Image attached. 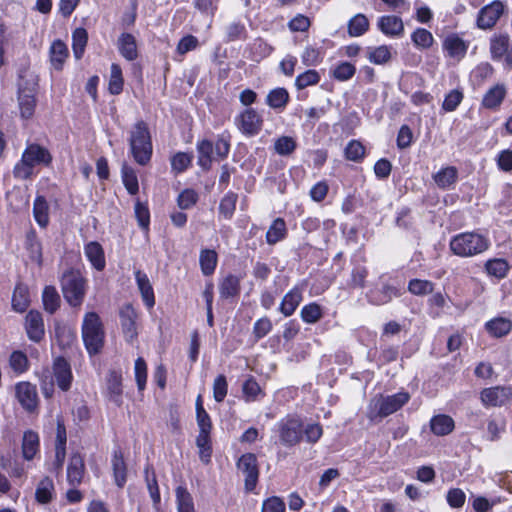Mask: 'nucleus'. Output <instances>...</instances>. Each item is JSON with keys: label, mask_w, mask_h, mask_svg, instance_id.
I'll return each mask as SVG.
<instances>
[{"label": "nucleus", "mask_w": 512, "mask_h": 512, "mask_svg": "<svg viewBox=\"0 0 512 512\" xmlns=\"http://www.w3.org/2000/svg\"><path fill=\"white\" fill-rule=\"evenodd\" d=\"M129 144L134 160L141 166L148 164L152 157V141L148 125L140 120L130 131Z\"/></svg>", "instance_id": "1"}, {"label": "nucleus", "mask_w": 512, "mask_h": 512, "mask_svg": "<svg viewBox=\"0 0 512 512\" xmlns=\"http://www.w3.org/2000/svg\"><path fill=\"white\" fill-rule=\"evenodd\" d=\"M409 399L410 395L407 392H398L388 396L378 394L368 404L367 417L371 421L383 419L401 409Z\"/></svg>", "instance_id": "2"}, {"label": "nucleus", "mask_w": 512, "mask_h": 512, "mask_svg": "<svg viewBox=\"0 0 512 512\" xmlns=\"http://www.w3.org/2000/svg\"><path fill=\"white\" fill-rule=\"evenodd\" d=\"M81 332L89 355L98 354L104 345L105 332L102 321L97 313L88 312L84 315Z\"/></svg>", "instance_id": "3"}, {"label": "nucleus", "mask_w": 512, "mask_h": 512, "mask_svg": "<svg viewBox=\"0 0 512 512\" xmlns=\"http://www.w3.org/2000/svg\"><path fill=\"white\" fill-rule=\"evenodd\" d=\"M490 246L488 238L475 232H465L454 236L450 250L459 257H472L486 251Z\"/></svg>", "instance_id": "4"}, {"label": "nucleus", "mask_w": 512, "mask_h": 512, "mask_svg": "<svg viewBox=\"0 0 512 512\" xmlns=\"http://www.w3.org/2000/svg\"><path fill=\"white\" fill-rule=\"evenodd\" d=\"M60 282L65 300L73 307L80 306L86 294V280L80 271L74 269L65 271Z\"/></svg>", "instance_id": "5"}, {"label": "nucleus", "mask_w": 512, "mask_h": 512, "mask_svg": "<svg viewBox=\"0 0 512 512\" xmlns=\"http://www.w3.org/2000/svg\"><path fill=\"white\" fill-rule=\"evenodd\" d=\"M51 161L52 156L46 148L38 144H31L23 152L21 162L15 166L14 175L26 179L30 177L36 164L49 165Z\"/></svg>", "instance_id": "6"}, {"label": "nucleus", "mask_w": 512, "mask_h": 512, "mask_svg": "<svg viewBox=\"0 0 512 512\" xmlns=\"http://www.w3.org/2000/svg\"><path fill=\"white\" fill-rule=\"evenodd\" d=\"M275 431L283 446H295L303 438V421L297 415H287L276 423Z\"/></svg>", "instance_id": "7"}, {"label": "nucleus", "mask_w": 512, "mask_h": 512, "mask_svg": "<svg viewBox=\"0 0 512 512\" xmlns=\"http://www.w3.org/2000/svg\"><path fill=\"white\" fill-rule=\"evenodd\" d=\"M37 82L34 77L25 79L20 76L18 82V106L20 115L24 119H30L35 112L36 107Z\"/></svg>", "instance_id": "8"}, {"label": "nucleus", "mask_w": 512, "mask_h": 512, "mask_svg": "<svg viewBox=\"0 0 512 512\" xmlns=\"http://www.w3.org/2000/svg\"><path fill=\"white\" fill-rule=\"evenodd\" d=\"M505 10L506 5L500 0H494L485 5L478 12L476 19L477 27L482 30L492 29L504 14Z\"/></svg>", "instance_id": "9"}, {"label": "nucleus", "mask_w": 512, "mask_h": 512, "mask_svg": "<svg viewBox=\"0 0 512 512\" xmlns=\"http://www.w3.org/2000/svg\"><path fill=\"white\" fill-rule=\"evenodd\" d=\"M236 466L239 471L245 476L244 486L247 492H251L255 489L258 478L259 468L257 457L253 453L243 454L237 461Z\"/></svg>", "instance_id": "10"}, {"label": "nucleus", "mask_w": 512, "mask_h": 512, "mask_svg": "<svg viewBox=\"0 0 512 512\" xmlns=\"http://www.w3.org/2000/svg\"><path fill=\"white\" fill-rule=\"evenodd\" d=\"M235 124L248 137L257 135L263 126L262 116L253 108H246L235 117Z\"/></svg>", "instance_id": "11"}, {"label": "nucleus", "mask_w": 512, "mask_h": 512, "mask_svg": "<svg viewBox=\"0 0 512 512\" xmlns=\"http://www.w3.org/2000/svg\"><path fill=\"white\" fill-rule=\"evenodd\" d=\"M402 295L401 289L388 282H383L381 287L371 289L367 294V300L370 304L381 306L390 303L394 298Z\"/></svg>", "instance_id": "12"}, {"label": "nucleus", "mask_w": 512, "mask_h": 512, "mask_svg": "<svg viewBox=\"0 0 512 512\" xmlns=\"http://www.w3.org/2000/svg\"><path fill=\"white\" fill-rule=\"evenodd\" d=\"M16 397L21 406L28 412L36 410L38 394L36 386L29 382H20L15 386Z\"/></svg>", "instance_id": "13"}, {"label": "nucleus", "mask_w": 512, "mask_h": 512, "mask_svg": "<svg viewBox=\"0 0 512 512\" xmlns=\"http://www.w3.org/2000/svg\"><path fill=\"white\" fill-rule=\"evenodd\" d=\"M25 330L28 338L33 342H40L45 335L42 314L37 310H30L25 317Z\"/></svg>", "instance_id": "14"}, {"label": "nucleus", "mask_w": 512, "mask_h": 512, "mask_svg": "<svg viewBox=\"0 0 512 512\" xmlns=\"http://www.w3.org/2000/svg\"><path fill=\"white\" fill-rule=\"evenodd\" d=\"M468 46V42L455 33L446 36L442 43L443 50L447 52L450 58L456 61H460L465 57Z\"/></svg>", "instance_id": "15"}, {"label": "nucleus", "mask_w": 512, "mask_h": 512, "mask_svg": "<svg viewBox=\"0 0 512 512\" xmlns=\"http://www.w3.org/2000/svg\"><path fill=\"white\" fill-rule=\"evenodd\" d=\"M120 319L123 333L127 341L132 342L138 333L136 328L137 312L131 304H126L120 310Z\"/></svg>", "instance_id": "16"}, {"label": "nucleus", "mask_w": 512, "mask_h": 512, "mask_svg": "<svg viewBox=\"0 0 512 512\" xmlns=\"http://www.w3.org/2000/svg\"><path fill=\"white\" fill-rule=\"evenodd\" d=\"M53 372L58 387L63 391L69 390L72 382L69 362L63 357L56 358L53 364Z\"/></svg>", "instance_id": "17"}, {"label": "nucleus", "mask_w": 512, "mask_h": 512, "mask_svg": "<svg viewBox=\"0 0 512 512\" xmlns=\"http://www.w3.org/2000/svg\"><path fill=\"white\" fill-rule=\"evenodd\" d=\"M85 473V463L79 453H73L67 466V482L71 487H77L82 483Z\"/></svg>", "instance_id": "18"}, {"label": "nucleus", "mask_w": 512, "mask_h": 512, "mask_svg": "<svg viewBox=\"0 0 512 512\" xmlns=\"http://www.w3.org/2000/svg\"><path fill=\"white\" fill-rule=\"evenodd\" d=\"M377 28L388 37H401L404 34V24L396 15H384L379 17Z\"/></svg>", "instance_id": "19"}, {"label": "nucleus", "mask_w": 512, "mask_h": 512, "mask_svg": "<svg viewBox=\"0 0 512 512\" xmlns=\"http://www.w3.org/2000/svg\"><path fill=\"white\" fill-rule=\"evenodd\" d=\"M511 395V389L507 387H491L482 390L481 400L486 406H501Z\"/></svg>", "instance_id": "20"}, {"label": "nucleus", "mask_w": 512, "mask_h": 512, "mask_svg": "<svg viewBox=\"0 0 512 512\" xmlns=\"http://www.w3.org/2000/svg\"><path fill=\"white\" fill-rule=\"evenodd\" d=\"M135 280L144 304L148 308H152L155 305V296L148 276L141 270H137L135 271Z\"/></svg>", "instance_id": "21"}, {"label": "nucleus", "mask_w": 512, "mask_h": 512, "mask_svg": "<svg viewBox=\"0 0 512 512\" xmlns=\"http://www.w3.org/2000/svg\"><path fill=\"white\" fill-rule=\"evenodd\" d=\"M84 253L91 265L98 271H102L106 266L104 250L100 243L91 241L84 247Z\"/></svg>", "instance_id": "22"}, {"label": "nucleus", "mask_w": 512, "mask_h": 512, "mask_svg": "<svg viewBox=\"0 0 512 512\" xmlns=\"http://www.w3.org/2000/svg\"><path fill=\"white\" fill-rule=\"evenodd\" d=\"M240 278L233 274H228L219 282V295L221 299L237 297L240 294Z\"/></svg>", "instance_id": "23"}, {"label": "nucleus", "mask_w": 512, "mask_h": 512, "mask_svg": "<svg viewBox=\"0 0 512 512\" xmlns=\"http://www.w3.org/2000/svg\"><path fill=\"white\" fill-rule=\"evenodd\" d=\"M510 46V36L507 33L494 34L490 38V53L493 60L502 59Z\"/></svg>", "instance_id": "24"}, {"label": "nucleus", "mask_w": 512, "mask_h": 512, "mask_svg": "<svg viewBox=\"0 0 512 512\" xmlns=\"http://www.w3.org/2000/svg\"><path fill=\"white\" fill-rule=\"evenodd\" d=\"M301 301L302 290L298 287H294L283 297L279 310L284 316H291L295 312Z\"/></svg>", "instance_id": "25"}, {"label": "nucleus", "mask_w": 512, "mask_h": 512, "mask_svg": "<svg viewBox=\"0 0 512 512\" xmlns=\"http://www.w3.org/2000/svg\"><path fill=\"white\" fill-rule=\"evenodd\" d=\"M120 54L128 61H133L138 57L137 44L135 37L130 33H122L118 40Z\"/></svg>", "instance_id": "26"}, {"label": "nucleus", "mask_w": 512, "mask_h": 512, "mask_svg": "<svg viewBox=\"0 0 512 512\" xmlns=\"http://www.w3.org/2000/svg\"><path fill=\"white\" fill-rule=\"evenodd\" d=\"M455 427L454 420L445 414H439L430 420L431 431L437 436L450 434Z\"/></svg>", "instance_id": "27"}, {"label": "nucleus", "mask_w": 512, "mask_h": 512, "mask_svg": "<svg viewBox=\"0 0 512 512\" xmlns=\"http://www.w3.org/2000/svg\"><path fill=\"white\" fill-rule=\"evenodd\" d=\"M198 165L203 170H209L213 161L214 145L210 140L204 139L197 143Z\"/></svg>", "instance_id": "28"}, {"label": "nucleus", "mask_w": 512, "mask_h": 512, "mask_svg": "<svg viewBox=\"0 0 512 512\" xmlns=\"http://www.w3.org/2000/svg\"><path fill=\"white\" fill-rule=\"evenodd\" d=\"M55 495V487L53 480L45 476L40 480L36 487L35 499L40 504H47L52 501Z\"/></svg>", "instance_id": "29"}, {"label": "nucleus", "mask_w": 512, "mask_h": 512, "mask_svg": "<svg viewBox=\"0 0 512 512\" xmlns=\"http://www.w3.org/2000/svg\"><path fill=\"white\" fill-rule=\"evenodd\" d=\"M69 55L66 44L61 40H55L50 47V62L56 70H61Z\"/></svg>", "instance_id": "30"}, {"label": "nucleus", "mask_w": 512, "mask_h": 512, "mask_svg": "<svg viewBox=\"0 0 512 512\" xmlns=\"http://www.w3.org/2000/svg\"><path fill=\"white\" fill-rule=\"evenodd\" d=\"M107 393L110 401L114 402L116 405H120L122 400V379L121 376L112 371L109 373L107 377Z\"/></svg>", "instance_id": "31"}, {"label": "nucleus", "mask_w": 512, "mask_h": 512, "mask_svg": "<svg viewBox=\"0 0 512 512\" xmlns=\"http://www.w3.org/2000/svg\"><path fill=\"white\" fill-rule=\"evenodd\" d=\"M506 95V89L503 85H495L484 95L482 105L487 109H495L500 106Z\"/></svg>", "instance_id": "32"}, {"label": "nucleus", "mask_w": 512, "mask_h": 512, "mask_svg": "<svg viewBox=\"0 0 512 512\" xmlns=\"http://www.w3.org/2000/svg\"><path fill=\"white\" fill-rule=\"evenodd\" d=\"M458 178V170L454 166H447L439 170L433 179L436 185L441 189H446L456 183Z\"/></svg>", "instance_id": "33"}, {"label": "nucleus", "mask_w": 512, "mask_h": 512, "mask_svg": "<svg viewBox=\"0 0 512 512\" xmlns=\"http://www.w3.org/2000/svg\"><path fill=\"white\" fill-rule=\"evenodd\" d=\"M218 262V255L215 250L202 249L199 255V264L202 273L210 276L214 273Z\"/></svg>", "instance_id": "34"}, {"label": "nucleus", "mask_w": 512, "mask_h": 512, "mask_svg": "<svg viewBox=\"0 0 512 512\" xmlns=\"http://www.w3.org/2000/svg\"><path fill=\"white\" fill-rule=\"evenodd\" d=\"M39 449V436L36 432L28 430L23 435L22 453L26 460H32Z\"/></svg>", "instance_id": "35"}, {"label": "nucleus", "mask_w": 512, "mask_h": 512, "mask_svg": "<svg viewBox=\"0 0 512 512\" xmlns=\"http://www.w3.org/2000/svg\"><path fill=\"white\" fill-rule=\"evenodd\" d=\"M369 26L368 18L364 14L358 13L348 21L347 31L349 36L359 37L368 31Z\"/></svg>", "instance_id": "36"}, {"label": "nucleus", "mask_w": 512, "mask_h": 512, "mask_svg": "<svg viewBox=\"0 0 512 512\" xmlns=\"http://www.w3.org/2000/svg\"><path fill=\"white\" fill-rule=\"evenodd\" d=\"M112 469L116 485L122 488L126 483V464L120 450L113 452Z\"/></svg>", "instance_id": "37"}, {"label": "nucleus", "mask_w": 512, "mask_h": 512, "mask_svg": "<svg viewBox=\"0 0 512 512\" xmlns=\"http://www.w3.org/2000/svg\"><path fill=\"white\" fill-rule=\"evenodd\" d=\"M287 235V228L284 219L276 218L266 232V241L269 245H274L283 240Z\"/></svg>", "instance_id": "38"}, {"label": "nucleus", "mask_w": 512, "mask_h": 512, "mask_svg": "<svg viewBox=\"0 0 512 512\" xmlns=\"http://www.w3.org/2000/svg\"><path fill=\"white\" fill-rule=\"evenodd\" d=\"M177 512H196L192 495L183 486L175 490Z\"/></svg>", "instance_id": "39"}, {"label": "nucleus", "mask_w": 512, "mask_h": 512, "mask_svg": "<svg viewBox=\"0 0 512 512\" xmlns=\"http://www.w3.org/2000/svg\"><path fill=\"white\" fill-rule=\"evenodd\" d=\"M289 101V93L285 88L278 87L271 90L267 97L266 103L273 109H284Z\"/></svg>", "instance_id": "40"}, {"label": "nucleus", "mask_w": 512, "mask_h": 512, "mask_svg": "<svg viewBox=\"0 0 512 512\" xmlns=\"http://www.w3.org/2000/svg\"><path fill=\"white\" fill-rule=\"evenodd\" d=\"M509 268L508 262L502 258L489 259L485 263V271L487 274L498 279L505 278L508 274Z\"/></svg>", "instance_id": "41"}, {"label": "nucleus", "mask_w": 512, "mask_h": 512, "mask_svg": "<svg viewBox=\"0 0 512 512\" xmlns=\"http://www.w3.org/2000/svg\"><path fill=\"white\" fill-rule=\"evenodd\" d=\"M123 184L130 195H135L139 191L138 177L136 171L124 163L121 168Z\"/></svg>", "instance_id": "42"}, {"label": "nucleus", "mask_w": 512, "mask_h": 512, "mask_svg": "<svg viewBox=\"0 0 512 512\" xmlns=\"http://www.w3.org/2000/svg\"><path fill=\"white\" fill-rule=\"evenodd\" d=\"M44 309L54 314L60 307V296L54 286H46L42 293Z\"/></svg>", "instance_id": "43"}, {"label": "nucleus", "mask_w": 512, "mask_h": 512, "mask_svg": "<svg viewBox=\"0 0 512 512\" xmlns=\"http://www.w3.org/2000/svg\"><path fill=\"white\" fill-rule=\"evenodd\" d=\"M487 331L494 337L507 335L512 329V322L506 318H495L486 323Z\"/></svg>", "instance_id": "44"}, {"label": "nucleus", "mask_w": 512, "mask_h": 512, "mask_svg": "<svg viewBox=\"0 0 512 512\" xmlns=\"http://www.w3.org/2000/svg\"><path fill=\"white\" fill-rule=\"evenodd\" d=\"M88 41V33L84 28H76L72 33V49L76 59H81Z\"/></svg>", "instance_id": "45"}, {"label": "nucleus", "mask_w": 512, "mask_h": 512, "mask_svg": "<svg viewBox=\"0 0 512 512\" xmlns=\"http://www.w3.org/2000/svg\"><path fill=\"white\" fill-rule=\"evenodd\" d=\"M29 305V292L26 286L18 284L13 292L12 307L17 312H23Z\"/></svg>", "instance_id": "46"}, {"label": "nucleus", "mask_w": 512, "mask_h": 512, "mask_svg": "<svg viewBox=\"0 0 512 512\" xmlns=\"http://www.w3.org/2000/svg\"><path fill=\"white\" fill-rule=\"evenodd\" d=\"M48 210L49 206L46 199L43 196H38L34 201L33 213L36 222L41 227H46L49 222Z\"/></svg>", "instance_id": "47"}, {"label": "nucleus", "mask_w": 512, "mask_h": 512, "mask_svg": "<svg viewBox=\"0 0 512 512\" xmlns=\"http://www.w3.org/2000/svg\"><path fill=\"white\" fill-rule=\"evenodd\" d=\"M300 316L305 323L315 324L323 317V310L319 304L312 302L302 307Z\"/></svg>", "instance_id": "48"}, {"label": "nucleus", "mask_w": 512, "mask_h": 512, "mask_svg": "<svg viewBox=\"0 0 512 512\" xmlns=\"http://www.w3.org/2000/svg\"><path fill=\"white\" fill-rule=\"evenodd\" d=\"M196 445L199 449L200 460L205 464L209 463L212 454L210 433L199 432L196 438Z\"/></svg>", "instance_id": "49"}, {"label": "nucleus", "mask_w": 512, "mask_h": 512, "mask_svg": "<svg viewBox=\"0 0 512 512\" xmlns=\"http://www.w3.org/2000/svg\"><path fill=\"white\" fill-rule=\"evenodd\" d=\"M124 85V80L122 77V70L121 67L113 63L111 65V72H110V79H109V92L112 95H118L122 92Z\"/></svg>", "instance_id": "50"}, {"label": "nucleus", "mask_w": 512, "mask_h": 512, "mask_svg": "<svg viewBox=\"0 0 512 512\" xmlns=\"http://www.w3.org/2000/svg\"><path fill=\"white\" fill-rule=\"evenodd\" d=\"M413 44L419 49H429L434 43V37L430 31L417 28L411 35Z\"/></svg>", "instance_id": "51"}, {"label": "nucleus", "mask_w": 512, "mask_h": 512, "mask_svg": "<svg viewBox=\"0 0 512 512\" xmlns=\"http://www.w3.org/2000/svg\"><path fill=\"white\" fill-rule=\"evenodd\" d=\"M321 76L318 71L310 69L299 74L295 79V86L298 90H303L308 86L319 83Z\"/></svg>", "instance_id": "52"}, {"label": "nucleus", "mask_w": 512, "mask_h": 512, "mask_svg": "<svg viewBox=\"0 0 512 512\" xmlns=\"http://www.w3.org/2000/svg\"><path fill=\"white\" fill-rule=\"evenodd\" d=\"M238 196L236 193L228 192L220 201L219 213L226 219H230L235 211Z\"/></svg>", "instance_id": "53"}, {"label": "nucleus", "mask_w": 512, "mask_h": 512, "mask_svg": "<svg viewBox=\"0 0 512 512\" xmlns=\"http://www.w3.org/2000/svg\"><path fill=\"white\" fill-rule=\"evenodd\" d=\"M368 59L371 63L376 65L387 63L391 59L390 47L387 45H381L371 49L368 53Z\"/></svg>", "instance_id": "54"}, {"label": "nucleus", "mask_w": 512, "mask_h": 512, "mask_svg": "<svg viewBox=\"0 0 512 512\" xmlns=\"http://www.w3.org/2000/svg\"><path fill=\"white\" fill-rule=\"evenodd\" d=\"M297 147L296 141L289 136H281L274 143V149L277 154L287 156L292 154Z\"/></svg>", "instance_id": "55"}, {"label": "nucleus", "mask_w": 512, "mask_h": 512, "mask_svg": "<svg viewBox=\"0 0 512 512\" xmlns=\"http://www.w3.org/2000/svg\"><path fill=\"white\" fill-rule=\"evenodd\" d=\"M433 288L434 284L428 280L412 279L408 283V291L417 296L432 293Z\"/></svg>", "instance_id": "56"}, {"label": "nucleus", "mask_w": 512, "mask_h": 512, "mask_svg": "<svg viewBox=\"0 0 512 512\" xmlns=\"http://www.w3.org/2000/svg\"><path fill=\"white\" fill-rule=\"evenodd\" d=\"M345 157L353 162H360L365 155V147L360 141L351 140L345 148Z\"/></svg>", "instance_id": "57"}, {"label": "nucleus", "mask_w": 512, "mask_h": 512, "mask_svg": "<svg viewBox=\"0 0 512 512\" xmlns=\"http://www.w3.org/2000/svg\"><path fill=\"white\" fill-rule=\"evenodd\" d=\"M193 155L185 152L176 153L171 159L172 170L176 173L184 172L190 165Z\"/></svg>", "instance_id": "58"}, {"label": "nucleus", "mask_w": 512, "mask_h": 512, "mask_svg": "<svg viewBox=\"0 0 512 512\" xmlns=\"http://www.w3.org/2000/svg\"><path fill=\"white\" fill-rule=\"evenodd\" d=\"M28 358L22 351H14L10 355L9 364L14 372L21 374L28 369Z\"/></svg>", "instance_id": "59"}, {"label": "nucleus", "mask_w": 512, "mask_h": 512, "mask_svg": "<svg viewBox=\"0 0 512 512\" xmlns=\"http://www.w3.org/2000/svg\"><path fill=\"white\" fill-rule=\"evenodd\" d=\"M368 276V270L365 266H355L351 272V279L348 286L351 288H364L365 281Z\"/></svg>", "instance_id": "60"}, {"label": "nucleus", "mask_w": 512, "mask_h": 512, "mask_svg": "<svg viewBox=\"0 0 512 512\" xmlns=\"http://www.w3.org/2000/svg\"><path fill=\"white\" fill-rule=\"evenodd\" d=\"M464 98L462 91L458 89L451 90L442 103V109L446 112H452L460 105Z\"/></svg>", "instance_id": "61"}, {"label": "nucleus", "mask_w": 512, "mask_h": 512, "mask_svg": "<svg viewBox=\"0 0 512 512\" xmlns=\"http://www.w3.org/2000/svg\"><path fill=\"white\" fill-rule=\"evenodd\" d=\"M134 372L138 390L142 391L145 389L147 381V365L142 357L136 359Z\"/></svg>", "instance_id": "62"}, {"label": "nucleus", "mask_w": 512, "mask_h": 512, "mask_svg": "<svg viewBox=\"0 0 512 512\" xmlns=\"http://www.w3.org/2000/svg\"><path fill=\"white\" fill-rule=\"evenodd\" d=\"M356 72V68L349 62H341L332 71V75L339 81H347L351 79Z\"/></svg>", "instance_id": "63"}, {"label": "nucleus", "mask_w": 512, "mask_h": 512, "mask_svg": "<svg viewBox=\"0 0 512 512\" xmlns=\"http://www.w3.org/2000/svg\"><path fill=\"white\" fill-rule=\"evenodd\" d=\"M198 198V194L195 190L185 189L179 194L177 204L183 210L189 209L197 203Z\"/></svg>", "instance_id": "64"}]
</instances>
